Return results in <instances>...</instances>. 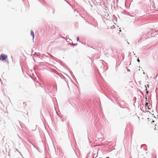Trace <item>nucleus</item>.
I'll use <instances>...</instances> for the list:
<instances>
[{"label": "nucleus", "instance_id": "4", "mask_svg": "<svg viewBox=\"0 0 158 158\" xmlns=\"http://www.w3.org/2000/svg\"><path fill=\"white\" fill-rule=\"evenodd\" d=\"M137 61H138L139 62V59H138L137 60Z\"/></svg>", "mask_w": 158, "mask_h": 158}, {"label": "nucleus", "instance_id": "5", "mask_svg": "<svg viewBox=\"0 0 158 158\" xmlns=\"http://www.w3.org/2000/svg\"><path fill=\"white\" fill-rule=\"evenodd\" d=\"M78 40H79V38H77V41H78Z\"/></svg>", "mask_w": 158, "mask_h": 158}, {"label": "nucleus", "instance_id": "3", "mask_svg": "<svg viewBox=\"0 0 158 158\" xmlns=\"http://www.w3.org/2000/svg\"><path fill=\"white\" fill-rule=\"evenodd\" d=\"M31 35L33 37V39L34 37V32L32 31H31Z\"/></svg>", "mask_w": 158, "mask_h": 158}, {"label": "nucleus", "instance_id": "1", "mask_svg": "<svg viewBox=\"0 0 158 158\" xmlns=\"http://www.w3.org/2000/svg\"><path fill=\"white\" fill-rule=\"evenodd\" d=\"M7 57V55L4 54H2L0 56V60H5Z\"/></svg>", "mask_w": 158, "mask_h": 158}, {"label": "nucleus", "instance_id": "6", "mask_svg": "<svg viewBox=\"0 0 158 158\" xmlns=\"http://www.w3.org/2000/svg\"><path fill=\"white\" fill-rule=\"evenodd\" d=\"M148 91H147V92H146L148 94Z\"/></svg>", "mask_w": 158, "mask_h": 158}, {"label": "nucleus", "instance_id": "7", "mask_svg": "<svg viewBox=\"0 0 158 158\" xmlns=\"http://www.w3.org/2000/svg\"><path fill=\"white\" fill-rule=\"evenodd\" d=\"M146 91H147V87H146Z\"/></svg>", "mask_w": 158, "mask_h": 158}, {"label": "nucleus", "instance_id": "8", "mask_svg": "<svg viewBox=\"0 0 158 158\" xmlns=\"http://www.w3.org/2000/svg\"><path fill=\"white\" fill-rule=\"evenodd\" d=\"M154 122V121H152V122Z\"/></svg>", "mask_w": 158, "mask_h": 158}, {"label": "nucleus", "instance_id": "2", "mask_svg": "<svg viewBox=\"0 0 158 158\" xmlns=\"http://www.w3.org/2000/svg\"><path fill=\"white\" fill-rule=\"evenodd\" d=\"M148 103L147 102H146L145 104V106L146 108H148V109H150V108L149 107V106H148Z\"/></svg>", "mask_w": 158, "mask_h": 158}]
</instances>
